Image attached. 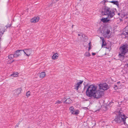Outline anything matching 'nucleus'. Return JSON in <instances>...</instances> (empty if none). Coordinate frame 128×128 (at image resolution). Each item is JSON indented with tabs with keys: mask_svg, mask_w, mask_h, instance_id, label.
I'll return each mask as SVG.
<instances>
[{
	"mask_svg": "<svg viewBox=\"0 0 128 128\" xmlns=\"http://www.w3.org/2000/svg\"><path fill=\"white\" fill-rule=\"evenodd\" d=\"M115 10H113L108 7L105 6L103 8L102 14V15H107L109 18H110L113 17L115 15Z\"/></svg>",
	"mask_w": 128,
	"mask_h": 128,
	"instance_id": "nucleus-1",
	"label": "nucleus"
},
{
	"mask_svg": "<svg viewBox=\"0 0 128 128\" xmlns=\"http://www.w3.org/2000/svg\"><path fill=\"white\" fill-rule=\"evenodd\" d=\"M127 46V44H123L120 48V51L119 52L118 56L121 61L124 60V55L128 51Z\"/></svg>",
	"mask_w": 128,
	"mask_h": 128,
	"instance_id": "nucleus-2",
	"label": "nucleus"
},
{
	"mask_svg": "<svg viewBox=\"0 0 128 128\" xmlns=\"http://www.w3.org/2000/svg\"><path fill=\"white\" fill-rule=\"evenodd\" d=\"M97 89V87L93 85L88 86L86 91V94L88 97H92V95Z\"/></svg>",
	"mask_w": 128,
	"mask_h": 128,
	"instance_id": "nucleus-3",
	"label": "nucleus"
},
{
	"mask_svg": "<svg viewBox=\"0 0 128 128\" xmlns=\"http://www.w3.org/2000/svg\"><path fill=\"white\" fill-rule=\"evenodd\" d=\"M126 117L124 115L119 111L118 112V116L117 118L115 119V120L118 123H120L121 122H123L124 124H126Z\"/></svg>",
	"mask_w": 128,
	"mask_h": 128,
	"instance_id": "nucleus-4",
	"label": "nucleus"
},
{
	"mask_svg": "<svg viewBox=\"0 0 128 128\" xmlns=\"http://www.w3.org/2000/svg\"><path fill=\"white\" fill-rule=\"evenodd\" d=\"M101 32L105 37L108 38L110 37L112 34V32L108 28L104 26L102 27Z\"/></svg>",
	"mask_w": 128,
	"mask_h": 128,
	"instance_id": "nucleus-5",
	"label": "nucleus"
},
{
	"mask_svg": "<svg viewBox=\"0 0 128 128\" xmlns=\"http://www.w3.org/2000/svg\"><path fill=\"white\" fill-rule=\"evenodd\" d=\"M104 94V91H101L97 89L95 92V93L92 95L94 98L96 99H98L101 98Z\"/></svg>",
	"mask_w": 128,
	"mask_h": 128,
	"instance_id": "nucleus-6",
	"label": "nucleus"
},
{
	"mask_svg": "<svg viewBox=\"0 0 128 128\" xmlns=\"http://www.w3.org/2000/svg\"><path fill=\"white\" fill-rule=\"evenodd\" d=\"M84 82L83 80H80L78 82L74 85V89L76 90H78L79 88H80Z\"/></svg>",
	"mask_w": 128,
	"mask_h": 128,
	"instance_id": "nucleus-7",
	"label": "nucleus"
},
{
	"mask_svg": "<svg viewBox=\"0 0 128 128\" xmlns=\"http://www.w3.org/2000/svg\"><path fill=\"white\" fill-rule=\"evenodd\" d=\"M84 82L83 80H80L78 82L74 85V89L76 90H78L79 88H80Z\"/></svg>",
	"mask_w": 128,
	"mask_h": 128,
	"instance_id": "nucleus-8",
	"label": "nucleus"
},
{
	"mask_svg": "<svg viewBox=\"0 0 128 128\" xmlns=\"http://www.w3.org/2000/svg\"><path fill=\"white\" fill-rule=\"evenodd\" d=\"M99 86V89H102L103 90H106L108 88V85L106 83L100 84Z\"/></svg>",
	"mask_w": 128,
	"mask_h": 128,
	"instance_id": "nucleus-9",
	"label": "nucleus"
},
{
	"mask_svg": "<svg viewBox=\"0 0 128 128\" xmlns=\"http://www.w3.org/2000/svg\"><path fill=\"white\" fill-rule=\"evenodd\" d=\"M22 50L23 52H24L28 56H30L32 52V50L30 48L25 49Z\"/></svg>",
	"mask_w": 128,
	"mask_h": 128,
	"instance_id": "nucleus-10",
	"label": "nucleus"
},
{
	"mask_svg": "<svg viewBox=\"0 0 128 128\" xmlns=\"http://www.w3.org/2000/svg\"><path fill=\"white\" fill-rule=\"evenodd\" d=\"M23 52V50H18L15 52V53L14 54L15 58H17L21 54V52Z\"/></svg>",
	"mask_w": 128,
	"mask_h": 128,
	"instance_id": "nucleus-11",
	"label": "nucleus"
},
{
	"mask_svg": "<svg viewBox=\"0 0 128 128\" xmlns=\"http://www.w3.org/2000/svg\"><path fill=\"white\" fill-rule=\"evenodd\" d=\"M122 35H127L128 36V25L126 26L124 29V31L122 34Z\"/></svg>",
	"mask_w": 128,
	"mask_h": 128,
	"instance_id": "nucleus-12",
	"label": "nucleus"
},
{
	"mask_svg": "<svg viewBox=\"0 0 128 128\" xmlns=\"http://www.w3.org/2000/svg\"><path fill=\"white\" fill-rule=\"evenodd\" d=\"M22 89L21 88H19L14 91V94L15 95H17L20 94L21 93Z\"/></svg>",
	"mask_w": 128,
	"mask_h": 128,
	"instance_id": "nucleus-13",
	"label": "nucleus"
},
{
	"mask_svg": "<svg viewBox=\"0 0 128 128\" xmlns=\"http://www.w3.org/2000/svg\"><path fill=\"white\" fill-rule=\"evenodd\" d=\"M39 18L37 16L32 18L31 20V22H32L35 23L38 22L39 20Z\"/></svg>",
	"mask_w": 128,
	"mask_h": 128,
	"instance_id": "nucleus-14",
	"label": "nucleus"
},
{
	"mask_svg": "<svg viewBox=\"0 0 128 128\" xmlns=\"http://www.w3.org/2000/svg\"><path fill=\"white\" fill-rule=\"evenodd\" d=\"M101 21L104 23H106L108 22L109 20L107 19V18H102L101 19Z\"/></svg>",
	"mask_w": 128,
	"mask_h": 128,
	"instance_id": "nucleus-15",
	"label": "nucleus"
},
{
	"mask_svg": "<svg viewBox=\"0 0 128 128\" xmlns=\"http://www.w3.org/2000/svg\"><path fill=\"white\" fill-rule=\"evenodd\" d=\"M18 73L17 72H14L10 76L16 77L18 76Z\"/></svg>",
	"mask_w": 128,
	"mask_h": 128,
	"instance_id": "nucleus-16",
	"label": "nucleus"
},
{
	"mask_svg": "<svg viewBox=\"0 0 128 128\" xmlns=\"http://www.w3.org/2000/svg\"><path fill=\"white\" fill-rule=\"evenodd\" d=\"M46 75L45 72H42L40 73V78H42L45 76Z\"/></svg>",
	"mask_w": 128,
	"mask_h": 128,
	"instance_id": "nucleus-17",
	"label": "nucleus"
},
{
	"mask_svg": "<svg viewBox=\"0 0 128 128\" xmlns=\"http://www.w3.org/2000/svg\"><path fill=\"white\" fill-rule=\"evenodd\" d=\"M72 100L70 98H68L65 100V101H64V102H66V104H70Z\"/></svg>",
	"mask_w": 128,
	"mask_h": 128,
	"instance_id": "nucleus-18",
	"label": "nucleus"
},
{
	"mask_svg": "<svg viewBox=\"0 0 128 128\" xmlns=\"http://www.w3.org/2000/svg\"><path fill=\"white\" fill-rule=\"evenodd\" d=\"M70 112L72 114L74 113V108L73 106H71L70 108Z\"/></svg>",
	"mask_w": 128,
	"mask_h": 128,
	"instance_id": "nucleus-19",
	"label": "nucleus"
},
{
	"mask_svg": "<svg viewBox=\"0 0 128 128\" xmlns=\"http://www.w3.org/2000/svg\"><path fill=\"white\" fill-rule=\"evenodd\" d=\"M58 56V54H54L53 55L52 57V58L54 60H55L56 59Z\"/></svg>",
	"mask_w": 128,
	"mask_h": 128,
	"instance_id": "nucleus-20",
	"label": "nucleus"
},
{
	"mask_svg": "<svg viewBox=\"0 0 128 128\" xmlns=\"http://www.w3.org/2000/svg\"><path fill=\"white\" fill-rule=\"evenodd\" d=\"M14 58H15L14 54H10L8 56V58L10 59H13Z\"/></svg>",
	"mask_w": 128,
	"mask_h": 128,
	"instance_id": "nucleus-21",
	"label": "nucleus"
},
{
	"mask_svg": "<svg viewBox=\"0 0 128 128\" xmlns=\"http://www.w3.org/2000/svg\"><path fill=\"white\" fill-rule=\"evenodd\" d=\"M5 31V29L3 30H2L1 29H0V38L2 36V35L4 33V32Z\"/></svg>",
	"mask_w": 128,
	"mask_h": 128,
	"instance_id": "nucleus-22",
	"label": "nucleus"
},
{
	"mask_svg": "<svg viewBox=\"0 0 128 128\" xmlns=\"http://www.w3.org/2000/svg\"><path fill=\"white\" fill-rule=\"evenodd\" d=\"M90 55H91L89 52H86L84 54V56H89Z\"/></svg>",
	"mask_w": 128,
	"mask_h": 128,
	"instance_id": "nucleus-23",
	"label": "nucleus"
},
{
	"mask_svg": "<svg viewBox=\"0 0 128 128\" xmlns=\"http://www.w3.org/2000/svg\"><path fill=\"white\" fill-rule=\"evenodd\" d=\"M79 113V110H76L75 112L74 111V113L73 114H78Z\"/></svg>",
	"mask_w": 128,
	"mask_h": 128,
	"instance_id": "nucleus-24",
	"label": "nucleus"
},
{
	"mask_svg": "<svg viewBox=\"0 0 128 128\" xmlns=\"http://www.w3.org/2000/svg\"><path fill=\"white\" fill-rule=\"evenodd\" d=\"M110 2L113 3L114 4H115L116 5H118V3L117 1H112Z\"/></svg>",
	"mask_w": 128,
	"mask_h": 128,
	"instance_id": "nucleus-25",
	"label": "nucleus"
},
{
	"mask_svg": "<svg viewBox=\"0 0 128 128\" xmlns=\"http://www.w3.org/2000/svg\"><path fill=\"white\" fill-rule=\"evenodd\" d=\"M26 96L27 97H28L30 95V91H28L26 93Z\"/></svg>",
	"mask_w": 128,
	"mask_h": 128,
	"instance_id": "nucleus-26",
	"label": "nucleus"
},
{
	"mask_svg": "<svg viewBox=\"0 0 128 128\" xmlns=\"http://www.w3.org/2000/svg\"><path fill=\"white\" fill-rule=\"evenodd\" d=\"M105 2H106L105 0H104L102 1L100 3L101 4H102L103 5H104L105 4Z\"/></svg>",
	"mask_w": 128,
	"mask_h": 128,
	"instance_id": "nucleus-27",
	"label": "nucleus"
},
{
	"mask_svg": "<svg viewBox=\"0 0 128 128\" xmlns=\"http://www.w3.org/2000/svg\"><path fill=\"white\" fill-rule=\"evenodd\" d=\"M62 103V102L61 101H60L58 100V101L55 104H59L61 103Z\"/></svg>",
	"mask_w": 128,
	"mask_h": 128,
	"instance_id": "nucleus-28",
	"label": "nucleus"
},
{
	"mask_svg": "<svg viewBox=\"0 0 128 128\" xmlns=\"http://www.w3.org/2000/svg\"><path fill=\"white\" fill-rule=\"evenodd\" d=\"M100 39L102 41V42H104L105 40L104 39V38L102 37H100Z\"/></svg>",
	"mask_w": 128,
	"mask_h": 128,
	"instance_id": "nucleus-29",
	"label": "nucleus"
},
{
	"mask_svg": "<svg viewBox=\"0 0 128 128\" xmlns=\"http://www.w3.org/2000/svg\"><path fill=\"white\" fill-rule=\"evenodd\" d=\"M106 46V44H104V42H102V47L105 46Z\"/></svg>",
	"mask_w": 128,
	"mask_h": 128,
	"instance_id": "nucleus-30",
	"label": "nucleus"
},
{
	"mask_svg": "<svg viewBox=\"0 0 128 128\" xmlns=\"http://www.w3.org/2000/svg\"><path fill=\"white\" fill-rule=\"evenodd\" d=\"M114 86V88L115 90H116L118 89V87L117 85H115Z\"/></svg>",
	"mask_w": 128,
	"mask_h": 128,
	"instance_id": "nucleus-31",
	"label": "nucleus"
},
{
	"mask_svg": "<svg viewBox=\"0 0 128 128\" xmlns=\"http://www.w3.org/2000/svg\"><path fill=\"white\" fill-rule=\"evenodd\" d=\"M65 100H66V98H64L62 100L64 101V102L65 101Z\"/></svg>",
	"mask_w": 128,
	"mask_h": 128,
	"instance_id": "nucleus-32",
	"label": "nucleus"
},
{
	"mask_svg": "<svg viewBox=\"0 0 128 128\" xmlns=\"http://www.w3.org/2000/svg\"><path fill=\"white\" fill-rule=\"evenodd\" d=\"M18 125L17 124L15 126V128H18Z\"/></svg>",
	"mask_w": 128,
	"mask_h": 128,
	"instance_id": "nucleus-33",
	"label": "nucleus"
},
{
	"mask_svg": "<svg viewBox=\"0 0 128 128\" xmlns=\"http://www.w3.org/2000/svg\"><path fill=\"white\" fill-rule=\"evenodd\" d=\"M96 54V53H92V54L93 55H95Z\"/></svg>",
	"mask_w": 128,
	"mask_h": 128,
	"instance_id": "nucleus-34",
	"label": "nucleus"
},
{
	"mask_svg": "<svg viewBox=\"0 0 128 128\" xmlns=\"http://www.w3.org/2000/svg\"><path fill=\"white\" fill-rule=\"evenodd\" d=\"M91 43L90 42L89 44H88V45L89 46H90V45H91Z\"/></svg>",
	"mask_w": 128,
	"mask_h": 128,
	"instance_id": "nucleus-35",
	"label": "nucleus"
},
{
	"mask_svg": "<svg viewBox=\"0 0 128 128\" xmlns=\"http://www.w3.org/2000/svg\"><path fill=\"white\" fill-rule=\"evenodd\" d=\"M52 3H51V4H50V5H49V6H52Z\"/></svg>",
	"mask_w": 128,
	"mask_h": 128,
	"instance_id": "nucleus-36",
	"label": "nucleus"
},
{
	"mask_svg": "<svg viewBox=\"0 0 128 128\" xmlns=\"http://www.w3.org/2000/svg\"><path fill=\"white\" fill-rule=\"evenodd\" d=\"M90 46H89L88 48V50H90Z\"/></svg>",
	"mask_w": 128,
	"mask_h": 128,
	"instance_id": "nucleus-37",
	"label": "nucleus"
},
{
	"mask_svg": "<svg viewBox=\"0 0 128 128\" xmlns=\"http://www.w3.org/2000/svg\"><path fill=\"white\" fill-rule=\"evenodd\" d=\"M3 28H4V27H3ZM4 28H2V30H5ZM5 30H6V29H5Z\"/></svg>",
	"mask_w": 128,
	"mask_h": 128,
	"instance_id": "nucleus-38",
	"label": "nucleus"
},
{
	"mask_svg": "<svg viewBox=\"0 0 128 128\" xmlns=\"http://www.w3.org/2000/svg\"><path fill=\"white\" fill-rule=\"evenodd\" d=\"M78 36H80V34H78Z\"/></svg>",
	"mask_w": 128,
	"mask_h": 128,
	"instance_id": "nucleus-39",
	"label": "nucleus"
},
{
	"mask_svg": "<svg viewBox=\"0 0 128 128\" xmlns=\"http://www.w3.org/2000/svg\"><path fill=\"white\" fill-rule=\"evenodd\" d=\"M120 83V82H117V84H118V83Z\"/></svg>",
	"mask_w": 128,
	"mask_h": 128,
	"instance_id": "nucleus-40",
	"label": "nucleus"
},
{
	"mask_svg": "<svg viewBox=\"0 0 128 128\" xmlns=\"http://www.w3.org/2000/svg\"><path fill=\"white\" fill-rule=\"evenodd\" d=\"M127 67L128 68V64H127Z\"/></svg>",
	"mask_w": 128,
	"mask_h": 128,
	"instance_id": "nucleus-41",
	"label": "nucleus"
},
{
	"mask_svg": "<svg viewBox=\"0 0 128 128\" xmlns=\"http://www.w3.org/2000/svg\"><path fill=\"white\" fill-rule=\"evenodd\" d=\"M73 25L72 26V28H73Z\"/></svg>",
	"mask_w": 128,
	"mask_h": 128,
	"instance_id": "nucleus-42",
	"label": "nucleus"
},
{
	"mask_svg": "<svg viewBox=\"0 0 128 128\" xmlns=\"http://www.w3.org/2000/svg\"><path fill=\"white\" fill-rule=\"evenodd\" d=\"M118 15H119V13H118Z\"/></svg>",
	"mask_w": 128,
	"mask_h": 128,
	"instance_id": "nucleus-43",
	"label": "nucleus"
},
{
	"mask_svg": "<svg viewBox=\"0 0 128 128\" xmlns=\"http://www.w3.org/2000/svg\"><path fill=\"white\" fill-rule=\"evenodd\" d=\"M1 48V46H0V48Z\"/></svg>",
	"mask_w": 128,
	"mask_h": 128,
	"instance_id": "nucleus-44",
	"label": "nucleus"
}]
</instances>
